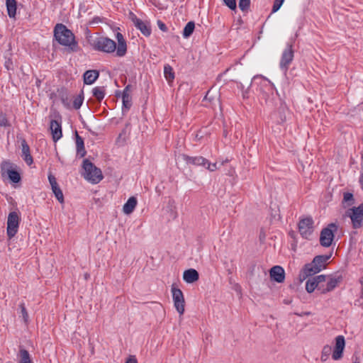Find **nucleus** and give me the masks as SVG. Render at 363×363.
Wrapping results in <instances>:
<instances>
[{"instance_id": "9d476101", "label": "nucleus", "mask_w": 363, "mask_h": 363, "mask_svg": "<svg viewBox=\"0 0 363 363\" xmlns=\"http://www.w3.org/2000/svg\"><path fill=\"white\" fill-rule=\"evenodd\" d=\"M172 298L174 307L177 311L182 315L184 313V298L182 291L176 288L174 285L172 286Z\"/></svg>"}, {"instance_id": "de8ad7c7", "label": "nucleus", "mask_w": 363, "mask_h": 363, "mask_svg": "<svg viewBox=\"0 0 363 363\" xmlns=\"http://www.w3.org/2000/svg\"><path fill=\"white\" fill-rule=\"evenodd\" d=\"M94 22H96V23L99 22V19L98 18H94Z\"/></svg>"}, {"instance_id": "c85d7f7f", "label": "nucleus", "mask_w": 363, "mask_h": 363, "mask_svg": "<svg viewBox=\"0 0 363 363\" xmlns=\"http://www.w3.org/2000/svg\"><path fill=\"white\" fill-rule=\"evenodd\" d=\"M93 95L99 100L101 101L104 99L105 95L104 87L97 86L93 89Z\"/></svg>"}, {"instance_id": "2eb2a0df", "label": "nucleus", "mask_w": 363, "mask_h": 363, "mask_svg": "<svg viewBox=\"0 0 363 363\" xmlns=\"http://www.w3.org/2000/svg\"><path fill=\"white\" fill-rule=\"evenodd\" d=\"M326 284L322 283L321 293L325 294L333 291L340 282V276H326Z\"/></svg>"}, {"instance_id": "ea45409f", "label": "nucleus", "mask_w": 363, "mask_h": 363, "mask_svg": "<svg viewBox=\"0 0 363 363\" xmlns=\"http://www.w3.org/2000/svg\"><path fill=\"white\" fill-rule=\"evenodd\" d=\"M20 307H21V313H22L23 318L25 322H27L28 321V313L26 311V309L25 308L24 304L21 303L20 305Z\"/></svg>"}, {"instance_id": "aec40b11", "label": "nucleus", "mask_w": 363, "mask_h": 363, "mask_svg": "<svg viewBox=\"0 0 363 363\" xmlns=\"http://www.w3.org/2000/svg\"><path fill=\"white\" fill-rule=\"evenodd\" d=\"M22 156L28 164L33 163V158L30 154V147L25 140L21 141Z\"/></svg>"}, {"instance_id": "c9c22d12", "label": "nucleus", "mask_w": 363, "mask_h": 363, "mask_svg": "<svg viewBox=\"0 0 363 363\" xmlns=\"http://www.w3.org/2000/svg\"><path fill=\"white\" fill-rule=\"evenodd\" d=\"M48 180L51 186V189H56V187L59 186L56 178L52 174L48 175Z\"/></svg>"}, {"instance_id": "37998d69", "label": "nucleus", "mask_w": 363, "mask_h": 363, "mask_svg": "<svg viewBox=\"0 0 363 363\" xmlns=\"http://www.w3.org/2000/svg\"><path fill=\"white\" fill-rule=\"evenodd\" d=\"M125 363H138L135 357H130Z\"/></svg>"}, {"instance_id": "7ed1b4c3", "label": "nucleus", "mask_w": 363, "mask_h": 363, "mask_svg": "<svg viewBox=\"0 0 363 363\" xmlns=\"http://www.w3.org/2000/svg\"><path fill=\"white\" fill-rule=\"evenodd\" d=\"M83 170L84 179L92 184H97L103 179L101 169L87 160H85L83 162Z\"/></svg>"}, {"instance_id": "7c9ffc66", "label": "nucleus", "mask_w": 363, "mask_h": 363, "mask_svg": "<svg viewBox=\"0 0 363 363\" xmlns=\"http://www.w3.org/2000/svg\"><path fill=\"white\" fill-rule=\"evenodd\" d=\"M116 55L119 57H123L125 55L127 51V46L125 42H121L118 43V47L116 48Z\"/></svg>"}, {"instance_id": "f257e3e1", "label": "nucleus", "mask_w": 363, "mask_h": 363, "mask_svg": "<svg viewBox=\"0 0 363 363\" xmlns=\"http://www.w3.org/2000/svg\"><path fill=\"white\" fill-rule=\"evenodd\" d=\"M54 36L62 45L67 47L71 51H77V43L72 32L63 24H57L54 29Z\"/></svg>"}, {"instance_id": "a19ab883", "label": "nucleus", "mask_w": 363, "mask_h": 363, "mask_svg": "<svg viewBox=\"0 0 363 363\" xmlns=\"http://www.w3.org/2000/svg\"><path fill=\"white\" fill-rule=\"evenodd\" d=\"M157 25H158L159 28L161 30H162V31L167 30V28L166 25L164 23H162L161 21H157Z\"/></svg>"}, {"instance_id": "f03ea898", "label": "nucleus", "mask_w": 363, "mask_h": 363, "mask_svg": "<svg viewBox=\"0 0 363 363\" xmlns=\"http://www.w3.org/2000/svg\"><path fill=\"white\" fill-rule=\"evenodd\" d=\"M330 255L315 256L312 262L306 264L304 266L301 272V277L305 279L308 277L317 274L324 269L326 267L327 262L330 258Z\"/></svg>"}, {"instance_id": "2f4dec72", "label": "nucleus", "mask_w": 363, "mask_h": 363, "mask_svg": "<svg viewBox=\"0 0 363 363\" xmlns=\"http://www.w3.org/2000/svg\"><path fill=\"white\" fill-rule=\"evenodd\" d=\"M21 360L20 363H32L30 354L26 350H21L20 351Z\"/></svg>"}, {"instance_id": "a211bd4d", "label": "nucleus", "mask_w": 363, "mask_h": 363, "mask_svg": "<svg viewBox=\"0 0 363 363\" xmlns=\"http://www.w3.org/2000/svg\"><path fill=\"white\" fill-rule=\"evenodd\" d=\"M199 278L198 272L194 269H189L184 272L183 279L189 284L196 281Z\"/></svg>"}, {"instance_id": "58836bf2", "label": "nucleus", "mask_w": 363, "mask_h": 363, "mask_svg": "<svg viewBox=\"0 0 363 363\" xmlns=\"http://www.w3.org/2000/svg\"><path fill=\"white\" fill-rule=\"evenodd\" d=\"M225 5L228 6L230 9L234 10L236 8L235 0H223Z\"/></svg>"}, {"instance_id": "5701e85b", "label": "nucleus", "mask_w": 363, "mask_h": 363, "mask_svg": "<svg viewBox=\"0 0 363 363\" xmlns=\"http://www.w3.org/2000/svg\"><path fill=\"white\" fill-rule=\"evenodd\" d=\"M122 101H123V111H128L132 104H131V97L130 96L128 86H126L125 89L123 90V95H122Z\"/></svg>"}, {"instance_id": "f704fd0d", "label": "nucleus", "mask_w": 363, "mask_h": 363, "mask_svg": "<svg viewBox=\"0 0 363 363\" xmlns=\"http://www.w3.org/2000/svg\"><path fill=\"white\" fill-rule=\"evenodd\" d=\"M83 103V98L79 95L76 96L73 101V106L75 109H79Z\"/></svg>"}, {"instance_id": "0eeeda50", "label": "nucleus", "mask_w": 363, "mask_h": 363, "mask_svg": "<svg viewBox=\"0 0 363 363\" xmlns=\"http://www.w3.org/2000/svg\"><path fill=\"white\" fill-rule=\"evenodd\" d=\"M335 223H330L327 228H323L320 233V242L323 247H329L332 245L334 238V233L337 230Z\"/></svg>"}, {"instance_id": "e433bc0d", "label": "nucleus", "mask_w": 363, "mask_h": 363, "mask_svg": "<svg viewBox=\"0 0 363 363\" xmlns=\"http://www.w3.org/2000/svg\"><path fill=\"white\" fill-rule=\"evenodd\" d=\"M9 125V123L4 113H0V126L6 127Z\"/></svg>"}, {"instance_id": "c756f323", "label": "nucleus", "mask_w": 363, "mask_h": 363, "mask_svg": "<svg viewBox=\"0 0 363 363\" xmlns=\"http://www.w3.org/2000/svg\"><path fill=\"white\" fill-rule=\"evenodd\" d=\"M331 352H332L331 346H330L328 345H325L323 347L322 352H321V357H320L321 361L325 362L328 359L330 354H331Z\"/></svg>"}, {"instance_id": "09e8293b", "label": "nucleus", "mask_w": 363, "mask_h": 363, "mask_svg": "<svg viewBox=\"0 0 363 363\" xmlns=\"http://www.w3.org/2000/svg\"><path fill=\"white\" fill-rule=\"evenodd\" d=\"M353 363H359V362L356 361V362H354Z\"/></svg>"}, {"instance_id": "49530a36", "label": "nucleus", "mask_w": 363, "mask_h": 363, "mask_svg": "<svg viewBox=\"0 0 363 363\" xmlns=\"http://www.w3.org/2000/svg\"><path fill=\"white\" fill-rule=\"evenodd\" d=\"M361 284H362V296L363 297V277L361 279Z\"/></svg>"}, {"instance_id": "39448f33", "label": "nucleus", "mask_w": 363, "mask_h": 363, "mask_svg": "<svg viewBox=\"0 0 363 363\" xmlns=\"http://www.w3.org/2000/svg\"><path fill=\"white\" fill-rule=\"evenodd\" d=\"M179 159L184 160L187 164L203 166L211 172H214L218 169L216 163H211L203 157H189L186 155H181L178 157V160Z\"/></svg>"}, {"instance_id": "dca6fc26", "label": "nucleus", "mask_w": 363, "mask_h": 363, "mask_svg": "<svg viewBox=\"0 0 363 363\" xmlns=\"http://www.w3.org/2000/svg\"><path fill=\"white\" fill-rule=\"evenodd\" d=\"M50 129L52 135V139L55 142L60 140L62 136L61 124L56 120H52L50 122Z\"/></svg>"}, {"instance_id": "c03bdc74", "label": "nucleus", "mask_w": 363, "mask_h": 363, "mask_svg": "<svg viewBox=\"0 0 363 363\" xmlns=\"http://www.w3.org/2000/svg\"><path fill=\"white\" fill-rule=\"evenodd\" d=\"M359 183L361 184L362 189H363V173L360 176Z\"/></svg>"}, {"instance_id": "4c0bfd02", "label": "nucleus", "mask_w": 363, "mask_h": 363, "mask_svg": "<svg viewBox=\"0 0 363 363\" xmlns=\"http://www.w3.org/2000/svg\"><path fill=\"white\" fill-rule=\"evenodd\" d=\"M284 0H275L272 7V13L277 12L283 4Z\"/></svg>"}, {"instance_id": "ddd939ff", "label": "nucleus", "mask_w": 363, "mask_h": 363, "mask_svg": "<svg viewBox=\"0 0 363 363\" xmlns=\"http://www.w3.org/2000/svg\"><path fill=\"white\" fill-rule=\"evenodd\" d=\"M345 347V337L342 335L337 336L335 338V347L332 353V357L334 360H339L342 357Z\"/></svg>"}, {"instance_id": "72a5a7b5", "label": "nucleus", "mask_w": 363, "mask_h": 363, "mask_svg": "<svg viewBox=\"0 0 363 363\" xmlns=\"http://www.w3.org/2000/svg\"><path fill=\"white\" fill-rule=\"evenodd\" d=\"M250 5V0H240L239 1V8L242 11H246L249 9Z\"/></svg>"}, {"instance_id": "20e7f679", "label": "nucleus", "mask_w": 363, "mask_h": 363, "mask_svg": "<svg viewBox=\"0 0 363 363\" xmlns=\"http://www.w3.org/2000/svg\"><path fill=\"white\" fill-rule=\"evenodd\" d=\"M91 46L96 50L104 52H113L116 49V43L106 37H98L92 40L91 43Z\"/></svg>"}, {"instance_id": "cd10ccee", "label": "nucleus", "mask_w": 363, "mask_h": 363, "mask_svg": "<svg viewBox=\"0 0 363 363\" xmlns=\"http://www.w3.org/2000/svg\"><path fill=\"white\" fill-rule=\"evenodd\" d=\"M195 24L193 21L189 22L184 28L183 36L184 38H189L194 32Z\"/></svg>"}, {"instance_id": "f3484780", "label": "nucleus", "mask_w": 363, "mask_h": 363, "mask_svg": "<svg viewBox=\"0 0 363 363\" xmlns=\"http://www.w3.org/2000/svg\"><path fill=\"white\" fill-rule=\"evenodd\" d=\"M270 277L278 283L284 281L285 273L284 269L280 266H274L270 270Z\"/></svg>"}, {"instance_id": "393cba45", "label": "nucleus", "mask_w": 363, "mask_h": 363, "mask_svg": "<svg viewBox=\"0 0 363 363\" xmlns=\"http://www.w3.org/2000/svg\"><path fill=\"white\" fill-rule=\"evenodd\" d=\"M164 76L168 83L170 84L174 79V72L172 67L167 64L164 67Z\"/></svg>"}, {"instance_id": "6e6552de", "label": "nucleus", "mask_w": 363, "mask_h": 363, "mask_svg": "<svg viewBox=\"0 0 363 363\" xmlns=\"http://www.w3.org/2000/svg\"><path fill=\"white\" fill-rule=\"evenodd\" d=\"M294 50L292 43H288L283 50L279 62L280 69L286 73L294 59Z\"/></svg>"}, {"instance_id": "79ce46f5", "label": "nucleus", "mask_w": 363, "mask_h": 363, "mask_svg": "<svg viewBox=\"0 0 363 363\" xmlns=\"http://www.w3.org/2000/svg\"><path fill=\"white\" fill-rule=\"evenodd\" d=\"M116 39L118 40V43L121 42H125V40L123 38V35L121 33H116Z\"/></svg>"}, {"instance_id": "f8f14e48", "label": "nucleus", "mask_w": 363, "mask_h": 363, "mask_svg": "<svg viewBox=\"0 0 363 363\" xmlns=\"http://www.w3.org/2000/svg\"><path fill=\"white\" fill-rule=\"evenodd\" d=\"M326 275H318L307 280L306 289L308 293H312L315 289L321 291L322 283L325 282Z\"/></svg>"}, {"instance_id": "423d86ee", "label": "nucleus", "mask_w": 363, "mask_h": 363, "mask_svg": "<svg viewBox=\"0 0 363 363\" xmlns=\"http://www.w3.org/2000/svg\"><path fill=\"white\" fill-rule=\"evenodd\" d=\"M345 216L350 218L354 228H360L363 223V203L358 207L349 208Z\"/></svg>"}, {"instance_id": "473e14b6", "label": "nucleus", "mask_w": 363, "mask_h": 363, "mask_svg": "<svg viewBox=\"0 0 363 363\" xmlns=\"http://www.w3.org/2000/svg\"><path fill=\"white\" fill-rule=\"evenodd\" d=\"M52 191L59 202L62 203L64 202V196L60 188L58 186L56 189H52Z\"/></svg>"}, {"instance_id": "a878e982", "label": "nucleus", "mask_w": 363, "mask_h": 363, "mask_svg": "<svg viewBox=\"0 0 363 363\" xmlns=\"http://www.w3.org/2000/svg\"><path fill=\"white\" fill-rule=\"evenodd\" d=\"M76 146H77V151L78 155H79L81 157H84L86 153V151L84 150V140L77 133H76Z\"/></svg>"}, {"instance_id": "412c9836", "label": "nucleus", "mask_w": 363, "mask_h": 363, "mask_svg": "<svg viewBox=\"0 0 363 363\" xmlns=\"http://www.w3.org/2000/svg\"><path fill=\"white\" fill-rule=\"evenodd\" d=\"M137 205V199L132 196L128 199L127 202L123 205V211L125 214L129 215L130 214L134 209L135 208Z\"/></svg>"}, {"instance_id": "b1692460", "label": "nucleus", "mask_w": 363, "mask_h": 363, "mask_svg": "<svg viewBox=\"0 0 363 363\" xmlns=\"http://www.w3.org/2000/svg\"><path fill=\"white\" fill-rule=\"evenodd\" d=\"M6 4L9 16L10 18H14L16 13V1L6 0Z\"/></svg>"}, {"instance_id": "6ab92c4d", "label": "nucleus", "mask_w": 363, "mask_h": 363, "mask_svg": "<svg viewBox=\"0 0 363 363\" xmlns=\"http://www.w3.org/2000/svg\"><path fill=\"white\" fill-rule=\"evenodd\" d=\"M134 24L137 28H138L143 35L148 36L151 33V29L149 24L147 22H144L140 19H135Z\"/></svg>"}, {"instance_id": "1a4fd4ad", "label": "nucleus", "mask_w": 363, "mask_h": 363, "mask_svg": "<svg viewBox=\"0 0 363 363\" xmlns=\"http://www.w3.org/2000/svg\"><path fill=\"white\" fill-rule=\"evenodd\" d=\"M20 218L17 212L13 211L9 214L7 220V235L12 238L18 232Z\"/></svg>"}, {"instance_id": "9b49d317", "label": "nucleus", "mask_w": 363, "mask_h": 363, "mask_svg": "<svg viewBox=\"0 0 363 363\" xmlns=\"http://www.w3.org/2000/svg\"><path fill=\"white\" fill-rule=\"evenodd\" d=\"M1 172L3 175H6L14 183H18L21 180L20 174L13 167V165L9 162H4L1 164Z\"/></svg>"}, {"instance_id": "a18cd8bd", "label": "nucleus", "mask_w": 363, "mask_h": 363, "mask_svg": "<svg viewBox=\"0 0 363 363\" xmlns=\"http://www.w3.org/2000/svg\"><path fill=\"white\" fill-rule=\"evenodd\" d=\"M172 215L173 218H176L177 217V211L172 209Z\"/></svg>"}, {"instance_id": "bb28decb", "label": "nucleus", "mask_w": 363, "mask_h": 363, "mask_svg": "<svg viewBox=\"0 0 363 363\" xmlns=\"http://www.w3.org/2000/svg\"><path fill=\"white\" fill-rule=\"evenodd\" d=\"M354 201L353 195L351 193H344L342 205L345 208L352 206L354 203Z\"/></svg>"}, {"instance_id": "4468645a", "label": "nucleus", "mask_w": 363, "mask_h": 363, "mask_svg": "<svg viewBox=\"0 0 363 363\" xmlns=\"http://www.w3.org/2000/svg\"><path fill=\"white\" fill-rule=\"evenodd\" d=\"M298 230L304 238H308L313 233V220L311 218H303L300 220Z\"/></svg>"}, {"instance_id": "4be33fe9", "label": "nucleus", "mask_w": 363, "mask_h": 363, "mask_svg": "<svg viewBox=\"0 0 363 363\" xmlns=\"http://www.w3.org/2000/svg\"><path fill=\"white\" fill-rule=\"evenodd\" d=\"M99 77L96 70H88L84 74V82L86 84H93Z\"/></svg>"}]
</instances>
